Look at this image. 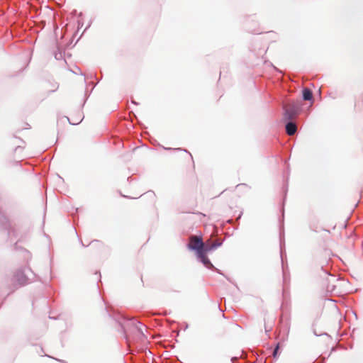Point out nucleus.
I'll list each match as a JSON object with an SVG mask.
<instances>
[{
	"instance_id": "nucleus-1",
	"label": "nucleus",
	"mask_w": 363,
	"mask_h": 363,
	"mask_svg": "<svg viewBox=\"0 0 363 363\" xmlns=\"http://www.w3.org/2000/svg\"><path fill=\"white\" fill-rule=\"evenodd\" d=\"M33 276V272L30 268L21 269L16 271L14 274V280L19 286H25L28 284Z\"/></svg>"
},
{
	"instance_id": "nucleus-2",
	"label": "nucleus",
	"mask_w": 363,
	"mask_h": 363,
	"mask_svg": "<svg viewBox=\"0 0 363 363\" xmlns=\"http://www.w3.org/2000/svg\"><path fill=\"white\" fill-rule=\"evenodd\" d=\"M188 247L191 250L196 251L197 255L199 252L206 250V243L203 242L201 237L191 235L189 238Z\"/></svg>"
},
{
	"instance_id": "nucleus-3",
	"label": "nucleus",
	"mask_w": 363,
	"mask_h": 363,
	"mask_svg": "<svg viewBox=\"0 0 363 363\" xmlns=\"http://www.w3.org/2000/svg\"><path fill=\"white\" fill-rule=\"evenodd\" d=\"M283 108L284 110V118L291 120L298 113L300 106L295 102H292L284 105Z\"/></svg>"
},
{
	"instance_id": "nucleus-4",
	"label": "nucleus",
	"mask_w": 363,
	"mask_h": 363,
	"mask_svg": "<svg viewBox=\"0 0 363 363\" xmlns=\"http://www.w3.org/2000/svg\"><path fill=\"white\" fill-rule=\"evenodd\" d=\"M208 251H203L202 252H199V255H197L198 258L202 262V263L207 267H210L212 266V264L211 263L210 260L207 257Z\"/></svg>"
},
{
	"instance_id": "nucleus-5",
	"label": "nucleus",
	"mask_w": 363,
	"mask_h": 363,
	"mask_svg": "<svg viewBox=\"0 0 363 363\" xmlns=\"http://www.w3.org/2000/svg\"><path fill=\"white\" fill-rule=\"evenodd\" d=\"M297 130V127L294 123L289 122L286 125V131L289 135H293Z\"/></svg>"
},
{
	"instance_id": "nucleus-6",
	"label": "nucleus",
	"mask_w": 363,
	"mask_h": 363,
	"mask_svg": "<svg viewBox=\"0 0 363 363\" xmlns=\"http://www.w3.org/2000/svg\"><path fill=\"white\" fill-rule=\"evenodd\" d=\"M303 99L305 101H313V93L308 88L303 89Z\"/></svg>"
},
{
	"instance_id": "nucleus-7",
	"label": "nucleus",
	"mask_w": 363,
	"mask_h": 363,
	"mask_svg": "<svg viewBox=\"0 0 363 363\" xmlns=\"http://www.w3.org/2000/svg\"><path fill=\"white\" fill-rule=\"evenodd\" d=\"M220 245V242H212L211 243L209 240H208L206 242V251L209 252V251L218 247Z\"/></svg>"
},
{
	"instance_id": "nucleus-8",
	"label": "nucleus",
	"mask_w": 363,
	"mask_h": 363,
	"mask_svg": "<svg viewBox=\"0 0 363 363\" xmlns=\"http://www.w3.org/2000/svg\"><path fill=\"white\" fill-rule=\"evenodd\" d=\"M28 129H29V125L28 123H18L16 125V132L19 133L22 130H28Z\"/></svg>"
},
{
	"instance_id": "nucleus-9",
	"label": "nucleus",
	"mask_w": 363,
	"mask_h": 363,
	"mask_svg": "<svg viewBox=\"0 0 363 363\" xmlns=\"http://www.w3.org/2000/svg\"><path fill=\"white\" fill-rule=\"evenodd\" d=\"M279 348V344H278V345H277V347H275V349H274V352H273V357H277Z\"/></svg>"
},
{
	"instance_id": "nucleus-10",
	"label": "nucleus",
	"mask_w": 363,
	"mask_h": 363,
	"mask_svg": "<svg viewBox=\"0 0 363 363\" xmlns=\"http://www.w3.org/2000/svg\"><path fill=\"white\" fill-rule=\"evenodd\" d=\"M146 196H150V197H152V198H155V194H154V193H152V192H147V193L146 194Z\"/></svg>"
}]
</instances>
